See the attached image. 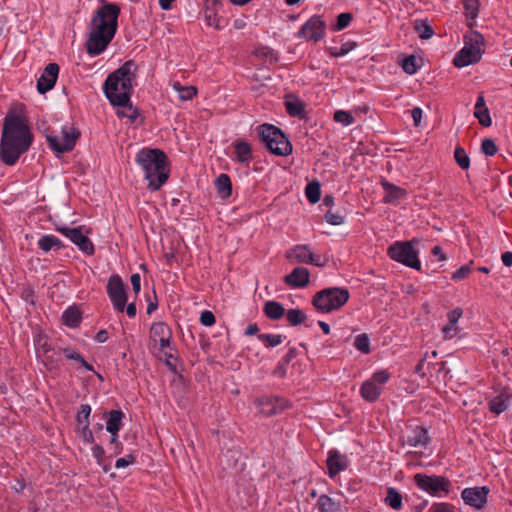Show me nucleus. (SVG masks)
I'll return each instance as SVG.
<instances>
[{
	"instance_id": "nucleus-44",
	"label": "nucleus",
	"mask_w": 512,
	"mask_h": 512,
	"mask_svg": "<svg viewBox=\"0 0 512 512\" xmlns=\"http://www.w3.org/2000/svg\"><path fill=\"white\" fill-rule=\"evenodd\" d=\"M91 414V406L82 404L76 416V421L79 425H89V417Z\"/></svg>"
},
{
	"instance_id": "nucleus-15",
	"label": "nucleus",
	"mask_w": 512,
	"mask_h": 512,
	"mask_svg": "<svg viewBox=\"0 0 512 512\" xmlns=\"http://www.w3.org/2000/svg\"><path fill=\"white\" fill-rule=\"evenodd\" d=\"M260 412L265 416H272L281 413L289 407V402L278 396H264L256 401Z\"/></svg>"
},
{
	"instance_id": "nucleus-12",
	"label": "nucleus",
	"mask_w": 512,
	"mask_h": 512,
	"mask_svg": "<svg viewBox=\"0 0 512 512\" xmlns=\"http://www.w3.org/2000/svg\"><path fill=\"white\" fill-rule=\"evenodd\" d=\"M286 258L292 263H305L322 267L326 264V259L322 261L321 256L314 254L310 247L305 244L296 245L286 251Z\"/></svg>"
},
{
	"instance_id": "nucleus-14",
	"label": "nucleus",
	"mask_w": 512,
	"mask_h": 512,
	"mask_svg": "<svg viewBox=\"0 0 512 512\" xmlns=\"http://www.w3.org/2000/svg\"><path fill=\"white\" fill-rule=\"evenodd\" d=\"M56 230L70 239L82 252L87 255L94 253V245L91 240L83 234L82 227H57Z\"/></svg>"
},
{
	"instance_id": "nucleus-45",
	"label": "nucleus",
	"mask_w": 512,
	"mask_h": 512,
	"mask_svg": "<svg viewBox=\"0 0 512 512\" xmlns=\"http://www.w3.org/2000/svg\"><path fill=\"white\" fill-rule=\"evenodd\" d=\"M334 120L338 123H341L342 125L344 126H348V125H351L354 123L355 121V118L353 117V115L348 112V111H344V110H337L335 113H334Z\"/></svg>"
},
{
	"instance_id": "nucleus-11",
	"label": "nucleus",
	"mask_w": 512,
	"mask_h": 512,
	"mask_svg": "<svg viewBox=\"0 0 512 512\" xmlns=\"http://www.w3.org/2000/svg\"><path fill=\"white\" fill-rule=\"evenodd\" d=\"M106 292L114 310L118 313H123L128 298L127 288L118 274H113L109 277Z\"/></svg>"
},
{
	"instance_id": "nucleus-53",
	"label": "nucleus",
	"mask_w": 512,
	"mask_h": 512,
	"mask_svg": "<svg viewBox=\"0 0 512 512\" xmlns=\"http://www.w3.org/2000/svg\"><path fill=\"white\" fill-rule=\"evenodd\" d=\"M216 322V318L214 316V314L209 311V310H205L201 313L200 315V323L204 326H207V327H210L212 325H214Z\"/></svg>"
},
{
	"instance_id": "nucleus-40",
	"label": "nucleus",
	"mask_w": 512,
	"mask_h": 512,
	"mask_svg": "<svg viewBox=\"0 0 512 512\" xmlns=\"http://www.w3.org/2000/svg\"><path fill=\"white\" fill-rule=\"evenodd\" d=\"M258 339L267 347L272 348L282 343L280 334H259Z\"/></svg>"
},
{
	"instance_id": "nucleus-37",
	"label": "nucleus",
	"mask_w": 512,
	"mask_h": 512,
	"mask_svg": "<svg viewBox=\"0 0 512 512\" xmlns=\"http://www.w3.org/2000/svg\"><path fill=\"white\" fill-rule=\"evenodd\" d=\"M305 194L310 203H317L321 197L320 184L317 181L310 182L305 188Z\"/></svg>"
},
{
	"instance_id": "nucleus-18",
	"label": "nucleus",
	"mask_w": 512,
	"mask_h": 512,
	"mask_svg": "<svg viewBox=\"0 0 512 512\" xmlns=\"http://www.w3.org/2000/svg\"><path fill=\"white\" fill-rule=\"evenodd\" d=\"M310 273L305 267H296L285 276L284 282L292 288H304L309 284Z\"/></svg>"
},
{
	"instance_id": "nucleus-20",
	"label": "nucleus",
	"mask_w": 512,
	"mask_h": 512,
	"mask_svg": "<svg viewBox=\"0 0 512 512\" xmlns=\"http://www.w3.org/2000/svg\"><path fill=\"white\" fill-rule=\"evenodd\" d=\"M329 476L335 477L339 472L347 468V458L337 450H330L326 460Z\"/></svg>"
},
{
	"instance_id": "nucleus-3",
	"label": "nucleus",
	"mask_w": 512,
	"mask_h": 512,
	"mask_svg": "<svg viewBox=\"0 0 512 512\" xmlns=\"http://www.w3.org/2000/svg\"><path fill=\"white\" fill-rule=\"evenodd\" d=\"M137 65L128 60L106 78L103 90L113 106L126 105L133 93L136 84Z\"/></svg>"
},
{
	"instance_id": "nucleus-48",
	"label": "nucleus",
	"mask_w": 512,
	"mask_h": 512,
	"mask_svg": "<svg viewBox=\"0 0 512 512\" xmlns=\"http://www.w3.org/2000/svg\"><path fill=\"white\" fill-rule=\"evenodd\" d=\"M351 13H341L337 16L336 24L333 27V30L340 31L346 28L350 22L352 21Z\"/></svg>"
},
{
	"instance_id": "nucleus-42",
	"label": "nucleus",
	"mask_w": 512,
	"mask_h": 512,
	"mask_svg": "<svg viewBox=\"0 0 512 512\" xmlns=\"http://www.w3.org/2000/svg\"><path fill=\"white\" fill-rule=\"evenodd\" d=\"M354 347L362 353H370V340L367 334H359L355 337Z\"/></svg>"
},
{
	"instance_id": "nucleus-21",
	"label": "nucleus",
	"mask_w": 512,
	"mask_h": 512,
	"mask_svg": "<svg viewBox=\"0 0 512 512\" xmlns=\"http://www.w3.org/2000/svg\"><path fill=\"white\" fill-rule=\"evenodd\" d=\"M381 185L385 191L383 202L386 204H396L399 200L403 199L407 195L405 189L396 186L387 180H383Z\"/></svg>"
},
{
	"instance_id": "nucleus-35",
	"label": "nucleus",
	"mask_w": 512,
	"mask_h": 512,
	"mask_svg": "<svg viewBox=\"0 0 512 512\" xmlns=\"http://www.w3.org/2000/svg\"><path fill=\"white\" fill-rule=\"evenodd\" d=\"M62 352L67 359L77 361L82 367H84L88 371H94L93 366L90 365L87 361H85L81 354L76 350L67 347L64 348Z\"/></svg>"
},
{
	"instance_id": "nucleus-22",
	"label": "nucleus",
	"mask_w": 512,
	"mask_h": 512,
	"mask_svg": "<svg viewBox=\"0 0 512 512\" xmlns=\"http://www.w3.org/2000/svg\"><path fill=\"white\" fill-rule=\"evenodd\" d=\"M235 159L242 164H249L252 160V148L245 141H236L234 143Z\"/></svg>"
},
{
	"instance_id": "nucleus-2",
	"label": "nucleus",
	"mask_w": 512,
	"mask_h": 512,
	"mask_svg": "<svg viewBox=\"0 0 512 512\" xmlns=\"http://www.w3.org/2000/svg\"><path fill=\"white\" fill-rule=\"evenodd\" d=\"M120 8L113 3H105L98 8L89 24L86 51L91 56L101 54L112 41L118 27Z\"/></svg>"
},
{
	"instance_id": "nucleus-32",
	"label": "nucleus",
	"mask_w": 512,
	"mask_h": 512,
	"mask_svg": "<svg viewBox=\"0 0 512 512\" xmlns=\"http://www.w3.org/2000/svg\"><path fill=\"white\" fill-rule=\"evenodd\" d=\"M413 28L421 39H430L434 35V30L427 20L416 19Z\"/></svg>"
},
{
	"instance_id": "nucleus-54",
	"label": "nucleus",
	"mask_w": 512,
	"mask_h": 512,
	"mask_svg": "<svg viewBox=\"0 0 512 512\" xmlns=\"http://www.w3.org/2000/svg\"><path fill=\"white\" fill-rule=\"evenodd\" d=\"M354 44H350V43H345L343 44L340 49H336V48H331L330 49V54L334 57H341V56H344L346 55L352 48H353Z\"/></svg>"
},
{
	"instance_id": "nucleus-28",
	"label": "nucleus",
	"mask_w": 512,
	"mask_h": 512,
	"mask_svg": "<svg viewBox=\"0 0 512 512\" xmlns=\"http://www.w3.org/2000/svg\"><path fill=\"white\" fill-rule=\"evenodd\" d=\"M150 337L154 342L165 337H172V332L164 322L153 323L150 329Z\"/></svg>"
},
{
	"instance_id": "nucleus-16",
	"label": "nucleus",
	"mask_w": 512,
	"mask_h": 512,
	"mask_svg": "<svg viewBox=\"0 0 512 512\" xmlns=\"http://www.w3.org/2000/svg\"><path fill=\"white\" fill-rule=\"evenodd\" d=\"M490 490L487 486L465 488L461 497L465 504L475 508L482 509L487 503V498Z\"/></svg>"
},
{
	"instance_id": "nucleus-7",
	"label": "nucleus",
	"mask_w": 512,
	"mask_h": 512,
	"mask_svg": "<svg viewBox=\"0 0 512 512\" xmlns=\"http://www.w3.org/2000/svg\"><path fill=\"white\" fill-rule=\"evenodd\" d=\"M262 142L275 155L287 156L292 152V145L286 135L276 126L264 124L261 126Z\"/></svg>"
},
{
	"instance_id": "nucleus-51",
	"label": "nucleus",
	"mask_w": 512,
	"mask_h": 512,
	"mask_svg": "<svg viewBox=\"0 0 512 512\" xmlns=\"http://www.w3.org/2000/svg\"><path fill=\"white\" fill-rule=\"evenodd\" d=\"M390 378V374L386 370H380L375 372L370 378L376 385L380 386L381 384H385Z\"/></svg>"
},
{
	"instance_id": "nucleus-33",
	"label": "nucleus",
	"mask_w": 512,
	"mask_h": 512,
	"mask_svg": "<svg viewBox=\"0 0 512 512\" xmlns=\"http://www.w3.org/2000/svg\"><path fill=\"white\" fill-rule=\"evenodd\" d=\"M62 320L65 325L75 328V327L79 326V324L82 320V316L78 309L69 307L68 309H66L64 311V313L62 315Z\"/></svg>"
},
{
	"instance_id": "nucleus-24",
	"label": "nucleus",
	"mask_w": 512,
	"mask_h": 512,
	"mask_svg": "<svg viewBox=\"0 0 512 512\" xmlns=\"http://www.w3.org/2000/svg\"><path fill=\"white\" fill-rule=\"evenodd\" d=\"M107 416L106 430L110 434L119 432L122 425V419L124 418V413L121 410H111L107 413Z\"/></svg>"
},
{
	"instance_id": "nucleus-62",
	"label": "nucleus",
	"mask_w": 512,
	"mask_h": 512,
	"mask_svg": "<svg viewBox=\"0 0 512 512\" xmlns=\"http://www.w3.org/2000/svg\"><path fill=\"white\" fill-rule=\"evenodd\" d=\"M55 355L59 356L60 353H57L53 348L48 347L46 344L43 345L44 361L53 360Z\"/></svg>"
},
{
	"instance_id": "nucleus-23",
	"label": "nucleus",
	"mask_w": 512,
	"mask_h": 512,
	"mask_svg": "<svg viewBox=\"0 0 512 512\" xmlns=\"http://www.w3.org/2000/svg\"><path fill=\"white\" fill-rule=\"evenodd\" d=\"M360 394L366 401L375 402L381 394V387L369 379L363 382Z\"/></svg>"
},
{
	"instance_id": "nucleus-34",
	"label": "nucleus",
	"mask_w": 512,
	"mask_h": 512,
	"mask_svg": "<svg viewBox=\"0 0 512 512\" xmlns=\"http://www.w3.org/2000/svg\"><path fill=\"white\" fill-rule=\"evenodd\" d=\"M385 502L394 510L402 508V495L393 487L387 489V496Z\"/></svg>"
},
{
	"instance_id": "nucleus-63",
	"label": "nucleus",
	"mask_w": 512,
	"mask_h": 512,
	"mask_svg": "<svg viewBox=\"0 0 512 512\" xmlns=\"http://www.w3.org/2000/svg\"><path fill=\"white\" fill-rule=\"evenodd\" d=\"M411 116H412V119H413L414 125H415L416 127L420 126L421 119H422V109H421V108H419V107H414V108L411 110Z\"/></svg>"
},
{
	"instance_id": "nucleus-8",
	"label": "nucleus",
	"mask_w": 512,
	"mask_h": 512,
	"mask_svg": "<svg viewBox=\"0 0 512 512\" xmlns=\"http://www.w3.org/2000/svg\"><path fill=\"white\" fill-rule=\"evenodd\" d=\"M388 256L407 267L420 270L421 263L418 251L414 249L412 241H397L387 250Z\"/></svg>"
},
{
	"instance_id": "nucleus-13",
	"label": "nucleus",
	"mask_w": 512,
	"mask_h": 512,
	"mask_svg": "<svg viewBox=\"0 0 512 512\" xmlns=\"http://www.w3.org/2000/svg\"><path fill=\"white\" fill-rule=\"evenodd\" d=\"M326 23L319 16H312L298 32V37L318 42L325 36Z\"/></svg>"
},
{
	"instance_id": "nucleus-43",
	"label": "nucleus",
	"mask_w": 512,
	"mask_h": 512,
	"mask_svg": "<svg viewBox=\"0 0 512 512\" xmlns=\"http://www.w3.org/2000/svg\"><path fill=\"white\" fill-rule=\"evenodd\" d=\"M401 66L403 70L409 75L415 74L419 68L417 64V58L414 55H410L404 58Z\"/></svg>"
},
{
	"instance_id": "nucleus-39",
	"label": "nucleus",
	"mask_w": 512,
	"mask_h": 512,
	"mask_svg": "<svg viewBox=\"0 0 512 512\" xmlns=\"http://www.w3.org/2000/svg\"><path fill=\"white\" fill-rule=\"evenodd\" d=\"M173 87L178 92L181 100H190L197 94V89L194 86L184 87L179 82H175Z\"/></svg>"
},
{
	"instance_id": "nucleus-25",
	"label": "nucleus",
	"mask_w": 512,
	"mask_h": 512,
	"mask_svg": "<svg viewBox=\"0 0 512 512\" xmlns=\"http://www.w3.org/2000/svg\"><path fill=\"white\" fill-rule=\"evenodd\" d=\"M215 187L219 197L226 199L232 193V184L230 177L227 174H220L215 180Z\"/></svg>"
},
{
	"instance_id": "nucleus-6",
	"label": "nucleus",
	"mask_w": 512,
	"mask_h": 512,
	"mask_svg": "<svg viewBox=\"0 0 512 512\" xmlns=\"http://www.w3.org/2000/svg\"><path fill=\"white\" fill-rule=\"evenodd\" d=\"M483 44L484 38L480 33L476 31L470 32L469 35L465 36V45L456 54L453 64L456 67L461 68L477 63L481 59L483 53Z\"/></svg>"
},
{
	"instance_id": "nucleus-57",
	"label": "nucleus",
	"mask_w": 512,
	"mask_h": 512,
	"mask_svg": "<svg viewBox=\"0 0 512 512\" xmlns=\"http://www.w3.org/2000/svg\"><path fill=\"white\" fill-rule=\"evenodd\" d=\"M205 19L208 25L213 26L216 25V10L210 6L205 7Z\"/></svg>"
},
{
	"instance_id": "nucleus-30",
	"label": "nucleus",
	"mask_w": 512,
	"mask_h": 512,
	"mask_svg": "<svg viewBox=\"0 0 512 512\" xmlns=\"http://www.w3.org/2000/svg\"><path fill=\"white\" fill-rule=\"evenodd\" d=\"M317 508L319 512H338L340 504L328 495H321L317 500Z\"/></svg>"
},
{
	"instance_id": "nucleus-19",
	"label": "nucleus",
	"mask_w": 512,
	"mask_h": 512,
	"mask_svg": "<svg viewBox=\"0 0 512 512\" xmlns=\"http://www.w3.org/2000/svg\"><path fill=\"white\" fill-rule=\"evenodd\" d=\"M406 443L411 447H426L430 441L428 431L422 426L409 427L405 436Z\"/></svg>"
},
{
	"instance_id": "nucleus-60",
	"label": "nucleus",
	"mask_w": 512,
	"mask_h": 512,
	"mask_svg": "<svg viewBox=\"0 0 512 512\" xmlns=\"http://www.w3.org/2000/svg\"><path fill=\"white\" fill-rule=\"evenodd\" d=\"M81 437L84 442L88 444H92L94 442V436L92 431L89 428V425H84L81 430Z\"/></svg>"
},
{
	"instance_id": "nucleus-55",
	"label": "nucleus",
	"mask_w": 512,
	"mask_h": 512,
	"mask_svg": "<svg viewBox=\"0 0 512 512\" xmlns=\"http://www.w3.org/2000/svg\"><path fill=\"white\" fill-rule=\"evenodd\" d=\"M325 220L331 225H341L344 222V217L328 211L325 214Z\"/></svg>"
},
{
	"instance_id": "nucleus-47",
	"label": "nucleus",
	"mask_w": 512,
	"mask_h": 512,
	"mask_svg": "<svg viewBox=\"0 0 512 512\" xmlns=\"http://www.w3.org/2000/svg\"><path fill=\"white\" fill-rule=\"evenodd\" d=\"M474 116L478 119L479 123L484 127H490L492 124L489 110L487 107L477 109L474 111Z\"/></svg>"
},
{
	"instance_id": "nucleus-31",
	"label": "nucleus",
	"mask_w": 512,
	"mask_h": 512,
	"mask_svg": "<svg viewBox=\"0 0 512 512\" xmlns=\"http://www.w3.org/2000/svg\"><path fill=\"white\" fill-rule=\"evenodd\" d=\"M39 248L44 252H49L53 248H63L62 241L54 235H44L38 240Z\"/></svg>"
},
{
	"instance_id": "nucleus-17",
	"label": "nucleus",
	"mask_w": 512,
	"mask_h": 512,
	"mask_svg": "<svg viewBox=\"0 0 512 512\" xmlns=\"http://www.w3.org/2000/svg\"><path fill=\"white\" fill-rule=\"evenodd\" d=\"M59 70L60 68L57 63H49L44 68L41 76L37 80V90L40 94H45L55 86Z\"/></svg>"
},
{
	"instance_id": "nucleus-58",
	"label": "nucleus",
	"mask_w": 512,
	"mask_h": 512,
	"mask_svg": "<svg viewBox=\"0 0 512 512\" xmlns=\"http://www.w3.org/2000/svg\"><path fill=\"white\" fill-rule=\"evenodd\" d=\"M289 363H285V360H281L278 365L275 367L273 374L279 378H284L287 373V365Z\"/></svg>"
},
{
	"instance_id": "nucleus-61",
	"label": "nucleus",
	"mask_w": 512,
	"mask_h": 512,
	"mask_svg": "<svg viewBox=\"0 0 512 512\" xmlns=\"http://www.w3.org/2000/svg\"><path fill=\"white\" fill-rule=\"evenodd\" d=\"M130 281H131V285H132V288H133V291L135 292V294H138L141 290V277L138 273H135V274H132L131 275V278H130Z\"/></svg>"
},
{
	"instance_id": "nucleus-52",
	"label": "nucleus",
	"mask_w": 512,
	"mask_h": 512,
	"mask_svg": "<svg viewBox=\"0 0 512 512\" xmlns=\"http://www.w3.org/2000/svg\"><path fill=\"white\" fill-rule=\"evenodd\" d=\"M470 272H471L470 265H463L452 274L451 278L454 281H460V280L467 278L468 275L470 274Z\"/></svg>"
},
{
	"instance_id": "nucleus-41",
	"label": "nucleus",
	"mask_w": 512,
	"mask_h": 512,
	"mask_svg": "<svg viewBox=\"0 0 512 512\" xmlns=\"http://www.w3.org/2000/svg\"><path fill=\"white\" fill-rule=\"evenodd\" d=\"M466 17L474 20L478 16L479 3L478 0H463Z\"/></svg>"
},
{
	"instance_id": "nucleus-64",
	"label": "nucleus",
	"mask_w": 512,
	"mask_h": 512,
	"mask_svg": "<svg viewBox=\"0 0 512 512\" xmlns=\"http://www.w3.org/2000/svg\"><path fill=\"white\" fill-rule=\"evenodd\" d=\"M133 461H134L133 456L132 455H128L127 457L119 458L116 461L115 467L118 468V469L119 468H125L129 464L133 463Z\"/></svg>"
},
{
	"instance_id": "nucleus-27",
	"label": "nucleus",
	"mask_w": 512,
	"mask_h": 512,
	"mask_svg": "<svg viewBox=\"0 0 512 512\" xmlns=\"http://www.w3.org/2000/svg\"><path fill=\"white\" fill-rule=\"evenodd\" d=\"M510 396L506 391H502L499 395L494 397L489 402V409L491 412L495 414H500L504 412L508 405L507 402L509 400Z\"/></svg>"
},
{
	"instance_id": "nucleus-38",
	"label": "nucleus",
	"mask_w": 512,
	"mask_h": 512,
	"mask_svg": "<svg viewBox=\"0 0 512 512\" xmlns=\"http://www.w3.org/2000/svg\"><path fill=\"white\" fill-rule=\"evenodd\" d=\"M454 158L461 169L467 170L470 167V158L463 147L457 146L455 148Z\"/></svg>"
},
{
	"instance_id": "nucleus-9",
	"label": "nucleus",
	"mask_w": 512,
	"mask_h": 512,
	"mask_svg": "<svg viewBox=\"0 0 512 512\" xmlns=\"http://www.w3.org/2000/svg\"><path fill=\"white\" fill-rule=\"evenodd\" d=\"M414 481L419 489L438 497H441L442 493L447 495L452 487L448 478L439 475L417 473L414 475Z\"/></svg>"
},
{
	"instance_id": "nucleus-29",
	"label": "nucleus",
	"mask_w": 512,
	"mask_h": 512,
	"mask_svg": "<svg viewBox=\"0 0 512 512\" xmlns=\"http://www.w3.org/2000/svg\"><path fill=\"white\" fill-rule=\"evenodd\" d=\"M287 113L292 117L304 118L305 109L303 103L297 98H288L285 101Z\"/></svg>"
},
{
	"instance_id": "nucleus-49",
	"label": "nucleus",
	"mask_w": 512,
	"mask_h": 512,
	"mask_svg": "<svg viewBox=\"0 0 512 512\" xmlns=\"http://www.w3.org/2000/svg\"><path fill=\"white\" fill-rule=\"evenodd\" d=\"M121 107H123L125 109L121 112H118V114L121 115L122 117H126L131 120H135L138 117V115H139L138 110L135 107H133L130 100L126 105H122Z\"/></svg>"
},
{
	"instance_id": "nucleus-36",
	"label": "nucleus",
	"mask_w": 512,
	"mask_h": 512,
	"mask_svg": "<svg viewBox=\"0 0 512 512\" xmlns=\"http://www.w3.org/2000/svg\"><path fill=\"white\" fill-rule=\"evenodd\" d=\"M285 315H286L287 321L292 326H297V325L304 323L307 318L306 314L298 308L289 309L285 313Z\"/></svg>"
},
{
	"instance_id": "nucleus-10",
	"label": "nucleus",
	"mask_w": 512,
	"mask_h": 512,
	"mask_svg": "<svg viewBox=\"0 0 512 512\" xmlns=\"http://www.w3.org/2000/svg\"><path fill=\"white\" fill-rule=\"evenodd\" d=\"M80 132L72 126H64L60 136L47 135L49 147L57 153H66L73 150Z\"/></svg>"
},
{
	"instance_id": "nucleus-56",
	"label": "nucleus",
	"mask_w": 512,
	"mask_h": 512,
	"mask_svg": "<svg viewBox=\"0 0 512 512\" xmlns=\"http://www.w3.org/2000/svg\"><path fill=\"white\" fill-rule=\"evenodd\" d=\"M463 314V311L461 308L457 307L453 310H451L448 314H447V317H448V323L449 324H452V325H455L457 324L458 320L461 318Z\"/></svg>"
},
{
	"instance_id": "nucleus-59",
	"label": "nucleus",
	"mask_w": 512,
	"mask_h": 512,
	"mask_svg": "<svg viewBox=\"0 0 512 512\" xmlns=\"http://www.w3.org/2000/svg\"><path fill=\"white\" fill-rule=\"evenodd\" d=\"M458 331V327L452 324L447 323L443 328L442 332L444 334L445 339L453 338Z\"/></svg>"
},
{
	"instance_id": "nucleus-50",
	"label": "nucleus",
	"mask_w": 512,
	"mask_h": 512,
	"mask_svg": "<svg viewBox=\"0 0 512 512\" xmlns=\"http://www.w3.org/2000/svg\"><path fill=\"white\" fill-rule=\"evenodd\" d=\"M428 512H455V507L445 502L433 503Z\"/></svg>"
},
{
	"instance_id": "nucleus-5",
	"label": "nucleus",
	"mask_w": 512,
	"mask_h": 512,
	"mask_svg": "<svg viewBox=\"0 0 512 512\" xmlns=\"http://www.w3.org/2000/svg\"><path fill=\"white\" fill-rule=\"evenodd\" d=\"M350 298L347 288L330 287L318 291L312 298V305L321 313H330L344 306Z\"/></svg>"
},
{
	"instance_id": "nucleus-4",
	"label": "nucleus",
	"mask_w": 512,
	"mask_h": 512,
	"mask_svg": "<svg viewBox=\"0 0 512 512\" xmlns=\"http://www.w3.org/2000/svg\"><path fill=\"white\" fill-rule=\"evenodd\" d=\"M135 161L142 168L150 191L159 190L168 180V158L162 150L143 148L137 153Z\"/></svg>"
},
{
	"instance_id": "nucleus-1",
	"label": "nucleus",
	"mask_w": 512,
	"mask_h": 512,
	"mask_svg": "<svg viewBox=\"0 0 512 512\" xmlns=\"http://www.w3.org/2000/svg\"><path fill=\"white\" fill-rule=\"evenodd\" d=\"M33 137L25 119L9 113L4 118L0 140V159L9 166L17 163L20 156L31 146Z\"/></svg>"
},
{
	"instance_id": "nucleus-46",
	"label": "nucleus",
	"mask_w": 512,
	"mask_h": 512,
	"mask_svg": "<svg viewBox=\"0 0 512 512\" xmlns=\"http://www.w3.org/2000/svg\"><path fill=\"white\" fill-rule=\"evenodd\" d=\"M481 151L486 156H494L498 152V147L490 138H485L481 142Z\"/></svg>"
},
{
	"instance_id": "nucleus-26",
	"label": "nucleus",
	"mask_w": 512,
	"mask_h": 512,
	"mask_svg": "<svg viewBox=\"0 0 512 512\" xmlns=\"http://www.w3.org/2000/svg\"><path fill=\"white\" fill-rule=\"evenodd\" d=\"M263 312L271 320H279L285 315V309L277 301H267L264 304Z\"/></svg>"
}]
</instances>
